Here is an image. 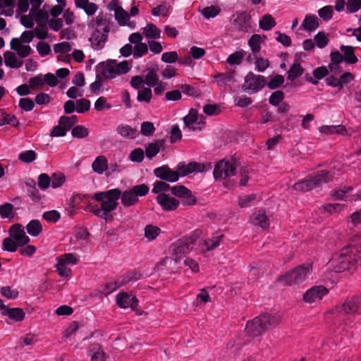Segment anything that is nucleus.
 Segmentation results:
<instances>
[{
  "label": "nucleus",
  "instance_id": "nucleus-18",
  "mask_svg": "<svg viewBox=\"0 0 361 361\" xmlns=\"http://www.w3.org/2000/svg\"><path fill=\"white\" fill-rule=\"evenodd\" d=\"M10 236L18 246H23L30 242V238L25 234L24 227L19 224L13 225L9 229Z\"/></svg>",
  "mask_w": 361,
  "mask_h": 361
},
{
  "label": "nucleus",
  "instance_id": "nucleus-23",
  "mask_svg": "<svg viewBox=\"0 0 361 361\" xmlns=\"http://www.w3.org/2000/svg\"><path fill=\"white\" fill-rule=\"evenodd\" d=\"M109 7L110 9L114 10L115 18L118 23L121 25H125L129 20V14L128 12L124 11L121 7L117 6L115 0H112L110 2Z\"/></svg>",
  "mask_w": 361,
  "mask_h": 361
},
{
  "label": "nucleus",
  "instance_id": "nucleus-31",
  "mask_svg": "<svg viewBox=\"0 0 361 361\" xmlns=\"http://www.w3.org/2000/svg\"><path fill=\"white\" fill-rule=\"evenodd\" d=\"M92 168L97 173H103L108 169L107 159L103 155L98 156L92 162Z\"/></svg>",
  "mask_w": 361,
  "mask_h": 361
},
{
  "label": "nucleus",
  "instance_id": "nucleus-47",
  "mask_svg": "<svg viewBox=\"0 0 361 361\" xmlns=\"http://www.w3.org/2000/svg\"><path fill=\"white\" fill-rule=\"evenodd\" d=\"M32 31L34 32V35L39 39H45L48 37L47 24L37 23V26Z\"/></svg>",
  "mask_w": 361,
  "mask_h": 361
},
{
  "label": "nucleus",
  "instance_id": "nucleus-26",
  "mask_svg": "<svg viewBox=\"0 0 361 361\" xmlns=\"http://www.w3.org/2000/svg\"><path fill=\"white\" fill-rule=\"evenodd\" d=\"M251 222L254 225L259 226L263 229L267 228L269 226V219L265 212L262 210L258 211L252 215Z\"/></svg>",
  "mask_w": 361,
  "mask_h": 361
},
{
  "label": "nucleus",
  "instance_id": "nucleus-25",
  "mask_svg": "<svg viewBox=\"0 0 361 361\" xmlns=\"http://www.w3.org/2000/svg\"><path fill=\"white\" fill-rule=\"evenodd\" d=\"M267 37L265 35H260L258 34H254L251 36L248 40V45L252 54H258L261 50V44L266 40Z\"/></svg>",
  "mask_w": 361,
  "mask_h": 361
},
{
  "label": "nucleus",
  "instance_id": "nucleus-34",
  "mask_svg": "<svg viewBox=\"0 0 361 361\" xmlns=\"http://www.w3.org/2000/svg\"><path fill=\"white\" fill-rule=\"evenodd\" d=\"M340 49L343 53V61L350 64H354L357 61V58L355 55L354 48L353 47L342 45Z\"/></svg>",
  "mask_w": 361,
  "mask_h": 361
},
{
  "label": "nucleus",
  "instance_id": "nucleus-45",
  "mask_svg": "<svg viewBox=\"0 0 361 361\" xmlns=\"http://www.w3.org/2000/svg\"><path fill=\"white\" fill-rule=\"evenodd\" d=\"M221 11V8L217 6H210L201 10L202 15L207 19L216 17Z\"/></svg>",
  "mask_w": 361,
  "mask_h": 361
},
{
  "label": "nucleus",
  "instance_id": "nucleus-9",
  "mask_svg": "<svg viewBox=\"0 0 361 361\" xmlns=\"http://www.w3.org/2000/svg\"><path fill=\"white\" fill-rule=\"evenodd\" d=\"M266 85L264 76L249 72L245 77V84L243 85L242 89L248 94H253L260 91Z\"/></svg>",
  "mask_w": 361,
  "mask_h": 361
},
{
  "label": "nucleus",
  "instance_id": "nucleus-39",
  "mask_svg": "<svg viewBox=\"0 0 361 361\" xmlns=\"http://www.w3.org/2000/svg\"><path fill=\"white\" fill-rule=\"evenodd\" d=\"M78 257L74 253H66L59 256L57 262L65 265H74L78 262Z\"/></svg>",
  "mask_w": 361,
  "mask_h": 361
},
{
  "label": "nucleus",
  "instance_id": "nucleus-35",
  "mask_svg": "<svg viewBox=\"0 0 361 361\" xmlns=\"http://www.w3.org/2000/svg\"><path fill=\"white\" fill-rule=\"evenodd\" d=\"M142 30V35L147 39H158L161 36V30L152 23H148Z\"/></svg>",
  "mask_w": 361,
  "mask_h": 361
},
{
  "label": "nucleus",
  "instance_id": "nucleus-54",
  "mask_svg": "<svg viewBox=\"0 0 361 361\" xmlns=\"http://www.w3.org/2000/svg\"><path fill=\"white\" fill-rule=\"evenodd\" d=\"M148 52V47L145 43L136 44L133 47V54L135 58H140Z\"/></svg>",
  "mask_w": 361,
  "mask_h": 361
},
{
  "label": "nucleus",
  "instance_id": "nucleus-22",
  "mask_svg": "<svg viewBox=\"0 0 361 361\" xmlns=\"http://www.w3.org/2000/svg\"><path fill=\"white\" fill-rule=\"evenodd\" d=\"M18 40V38H13L11 41V49L17 52V54L21 58L28 56L32 51V49L29 45L24 44Z\"/></svg>",
  "mask_w": 361,
  "mask_h": 361
},
{
  "label": "nucleus",
  "instance_id": "nucleus-12",
  "mask_svg": "<svg viewBox=\"0 0 361 361\" xmlns=\"http://www.w3.org/2000/svg\"><path fill=\"white\" fill-rule=\"evenodd\" d=\"M204 116L199 115L195 109H191L188 115L183 118L185 126L192 130H201L205 124Z\"/></svg>",
  "mask_w": 361,
  "mask_h": 361
},
{
  "label": "nucleus",
  "instance_id": "nucleus-10",
  "mask_svg": "<svg viewBox=\"0 0 361 361\" xmlns=\"http://www.w3.org/2000/svg\"><path fill=\"white\" fill-rule=\"evenodd\" d=\"M128 71L127 61L117 63L115 60H111L103 65L102 75L106 78H113L117 75L126 73Z\"/></svg>",
  "mask_w": 361,
  "mask_h": 361
},
{
  "label": "nucleus",
  "instance_id": "nucleus-44",
  "mask_svg": "<svg viewBox=\"0 0 361 361\" xmlns=\"http://www.w3.org/2000/svg\"><path fill=\"white\" fill-rule=\"evenodd\" d=\"M303 69L300 64L294 63L288 71L287 79L293 81L302 74Z\"/></svg>",
  "mask_w": 361,
  "mask_h": 361
},
{
  "label": "nucleus",
  "instance_id": "nucleus-48",
  "mask_svg": "<svg viewBox=\"0 0 361 361\" xmlns=\"http://www.w3.org/2000/svg\"><path fill=\"white\" fill-rule=\"evenodd\" d=\"M314 42L319 48L323 49L328 44L329 38L324 32L321 31L314 36Z\"/></svg>",
  "mask_w": 361,
  "mask_h": 361
},
{
  "label": "nucleus",
  "instance_id": "nucleus-33",
  "mask_svg": "<svg viewBox=\"0 0 361 361\" xmlns=\"http://www.w3.org/2000/svg\"><path fill=\"white\" fill-rule=\"evenodd\" d=\"M116 132L122 137L128 139L135 138L138 135V132L136 129L133 128L129 126L123 124L119 125L117 127Z\"/></svg>",
  "mask_w": 361,
  "mask_h": 361
},
{
  "label": "nucleus",
  "instance_id": "nucleus-53",
  "mask_svg": "<svg viewBox=\"0 0 361 361\" xmlns=\"http://www.w3.org/2000/svg\"><path fill=\"white\" fill-rule=\"evenodd\" d=\"M334 9L331 6H325L318 11V15L324 21H327L332 18Z\"/></svg>",
  "mask_w": 361,
  "mask_h": 361
},
{
  "label": "nucleus",
  "instance_id": "nucleus-49",
  "mask_svg": "<svg viewBox=\"0 0 361 361\" xmlns=\"http://www.w3.org/2000/svg\"><path fill=\"white\" fill-rule=\"evenodd\" d=\"M284 82V78L281 75H275L270 77L269 81L267 82V87L271 90L277 89Z\"/></svg>",
  "mask_w": 361,
  "mask_h": 361
},
{
  "label": "nucleus",
  "instance_id": "nucleus-8",
  "mask_svg": "<svg viewBox=\"0 0 361 361\" xmlns=\"http://www.w3.org/2000/svg\"><path fill=\"white\" fill-rule=\"evenodd\" d=\"M360 261H361L360 255H358L356 257L355 254L353 255V252H351L350 246H348L341 250L337 259L335 269L338 272L349 270L354 267Z\"/></svg>",
  "mask_w": 361,
  "mask_h": 361
},
{
  "label": "nucleus",
  "instance_id": "nucleus-37",
  "mask_svg": "<svg viewBox=\"0 0 361 361\" xmlns=\"http://www.w3.org/2000/svg\"><path fill=\"white\" fill-rule=\"evenodd\" d=\"M90 352L92 361H105V353L102 350L101 345L98 343L92 344Z\"/></svg>",
  "mask_w": 361,
  "mask_h": 361
},
{
  "label": "nucleus",
  "instance_id": "nucleus-20",
  "mask_svg": "<svg viewBox=\"0 0 361 361\" xmlns=\"http://www.w3.org/2000/svg\"><path fill=\"white\" fill-rule=\"evenodd\" d=\"M235 71H228L226 73H217L213 76L214 82L218 87L221 88H226V87L235 82Z\"/></svg>",
  "mask_w": 361,
  "mask_h": 361
},
{
  "label": "nucleus",
  "instance_id": "nucleus-11",
  "mask_svg": "<svg viewBox=\"0 0 361 361\" xmlns=\"http://www.w3.org/2000/svg\"><path fill=\"white\" fill-rule=\"evenodd\" d=\"M235 166L233 161L224 159L217 162L214 166L213 175L215 180H222L235 174Z\"/></svg>",
  "mask_w": 361,
  "mask_h": 361
},
{
  "label": "nucleus",
  "instance_id": "nucleus-19",
  "mask_svg": "<svg viewBox=\"0 0 361 361\" xmlns=\"http://www.w3.org/2000/svg\"><path fill=\"white\" fill-rule=\"evenodd\" d=\"M116 302L121 308L130 307L133 310H135L137 305L138 300L135 296L130 298L126 293H120L116 296Z\"/></svg>",
  "mask_w": 361,
  "mask_h": 361
},
{
  "label": "nucleus",
  "instance_id": "nucleus-40",
  "mask_svg": "<svg viewBox=\"0 0 361 361\" xmlns=\"http://www.w3.org/2000/svg\"><path fill=\"white\" fill-rule=\"evenodd\" d=\"M259 27L264 30H269L276 25L274 18L269 15H264L259 22Z\"/></svg>",
  "mask_w": 361,
  "mask_h": 361
},
{
  "label": "nucleus",
  "instance_id": "nucleus-64",
  "mask_svg": "<svg viewBox=\"0 0 361 361\" xmlns=\"http://www.w3.org/2000/svg\"><path fill=\"white\" fill-rule=\"evenodd\" d=\"M154 130L155 128L152 122L145 121L141 124L140 132L143 135L150 136L154 133Z\"/></svg>",
  "mask_w": 361,
  "mask_h": 361
},
{
  "label": "nucleus",
  "instance_id": "nucleus-42",
  "mask_svg": "<svg viewBox=\"0 0 361 361\" xmlns=\"http://www.w3.org/2000/svg\"><path fill=\"white\" fill-rule=\"evenodd\" d=\"M224 237L223 234L217 235L215 236H213L211 238H209L208 240H206L204 241V245H205V251H210L212 250H214L219 246L220 242Z\"/></svg>",
  "mask_w": 361,
  "mask_h": 361
},
{
  "label": "nucleus",
  "instance_id": "nucleus-27",
  "mask_svg": "<svg viewBox=\"0 0 361 361\" xmlns=\"http://www.w3.org/2000/svg\"><path fill=\"white\" fill-rule=\"evenodd\" d=\"M76 7L82 9L87 16L94 15L97 11V6L89 0H75Z\"/></svg>",
  "mask_w": 361,
  "mask_h": 361
},
{
  "label": "nucleus",
  "instance_id": "nucleus-60",
  "mask_svg": "<svg viewBox=\"0 0 361 361\" xmlns=\"http://www.w3.org/2000/svg\"><path fill=\"white\" fill-rule=\"evenodd\" d=\"M94 106L97 111H101L104 109L109 110L111 108V105L107 102L106 99L104 97H99L94 102Z\"/></svg>",
  "mask_w": 361,
  "mask_h": 361
},
{
  "label": "nucleus",
  "instance_id": "nucleus-32",
  "mask_svg": "<svg viewBox=\"0 0 361 361\" xmlns=\"http://www.w3.org/2000/svg\"><path fill=\"white\" fill-rule=\"evenodd\" d=\"M318 18L315 15H307L302 23V27L306 31L312 32L319 27Z\"/></svg>",
  "mask_w": 361,
  "mask_h": 361
},
{
  "label": "nucleus",
  "instance_id": "nucleus-13",
  "mask_svg": "<svg viewBox=\"0 0 361 361\" xmlns=\"http://www.w3.org/2000/svg\"><path fill=\"white\" fill-rule=\"evenodd\" d=\"M212 169L210 163L202 164L197 162H190L188 164L184 163H179L177 166V171L179 173V176H184L192 172H203Z\"/></svg>",
  "mask_w": 361,
  "mask_h": 361
},
{
  "label": "nucleus",
  "instance_id": "nucleus-56",
  "mask_svg": "<svg viewBox=\"0 0 361 361\" xmlns=\"http://www.w3.org/2000/svg\"><path fill=\"white\" fill-rule=\"evenodd\" d=\"M284 99V93L281 90L274 92L269 99V102L273 106H278Z\"/></svg>",
  "mask_w": 361,
  "mask_h": 361
},
{
  "label": "nucleus",
  "instance_id": "nucleus-55",
  "mask_svg": "<svg viewBox=\"0 0 361 361\" xmlns=\"http://www.w3.org/2000/svg\"><path fill=\"white\" fill-rule=\"evenodd\" d=\"M171 188L165 181H156L154 183V187L152 192L156 194L165 193L166 191L169 190Z\"/></svg>",
  "mask_w": 361,
  "mask_h": 361
},
{
  "label": "nucleus",
  "instance_id": "nucleus-6",
  "mask_svg": "<svg viewBox=\"0 0 361 361\" xmlns=\"http://www.w3.org/2000/svg\"><path fill=\"white\" fill-rule=\"evenodd\" d=\"M120 197L121 190L115 188L95 193L93 199L101 202L102 207L109 214V212L116 209Z\"/></svg>",
  "mask_w": 361,
  "mask_h": 361
},
{
  "label": "nucleus",
  "instance_id": "nucleus-28",
  "mask_svg": "<svg viewBox=\"0 0 361 361\" xmlns=\"http://www.w3.org/2000/svg\"><path fill=\"white\" fill-rule=\"evenodd\" d=\"M3 315L8 316L9 319L16 322H20L25 317V312L23 309L19 307L11 308L7 307L4 311L1 312Z\"/></svg>",
  "mask_w": 361,
  "mask_h": 361
},
{
  "label": "nucleus",
  "instance_id": "nucleus-30",
  "mask_svg": "<svg viewBox=\"0 0 361 361\" xmlns=\"http://www.w3.org/2000/svg\"><path fill=\"white\" fill-rule=\"evenodd\" d=\"M4 63L11 68H18L23 66V61L18 59L12 51H6L4 54Z\"/></svg>",
  "mask_w": 361,
  "mask_h": 361
},
{
  "label": "nucleus",
  "instance_id": "nucleus-14",
  "mask_svg": "<svg viewBox=\"0 0 361 361\" xmlns=\"http://www.w3.org/2000/svg\"><path fill=\"white\" fill-rule=\"evenodd\" d=\"M329 293V290L324 286H314L308 289L303 295L305 302H318Z\"/></svg>",
  "mask_w": 361,
  "mask_h": 361
},
{
  "label": "nucleus",
  "instance_id": "nucleus-36",
  "mask_svg": "<svg viewBox=\"0 0 361 361\" xmlns=\"http://www.w3.org/2000/svg\"><path fill=\"white\" fill-rule=\"evenodd\" d=\"M26 229L30 235L36 237L42 232V226L39 220L33 219L27 224Z\"/></svg>",
  "mask_w": 361,
  "mask_h": 361
},
{
  "label": "nucleus",
  "instance_id": "nucleus-58",
  "mask_svg": "<svg viewBox=\"0 0 361 361\" xmlns=\"http://www.w3.org/2000/svg\"><path fill=\"white\" fill-rule=\"evenodd\" d=\"M18 246L17 243L11 237L6 238L3 240V250L5 251L13 252L17 250Z\"/></svg>",
  "mask_w": 361,
  "mask_h": 361
},
{
  "label": "nucleus",
  "instance_id": "nucleus-16",
  "mask_svg": "<svg viewBox=\"0 0 361 361\" xmlns=\"http://www.w3.org/2000/svg\"><path fill=\"white\" fill-rule=\"evenodd\" d=\"M156 200L161 209L166 212L176 210L180 204L178 200L166 193L159 194Z\"/></svg>",
  "mask_w": 361,
  "mask_h": 361
},
{
  "label": "nucleus",
  "instance_id": "nucleus-46",
  "mask_svg": "<svg viewBox=\"0 0 361 361\" xmlns=\"http://www.w3.org/2000/svg\"><path fill=\"white\" fill-rule=\"evenodd\" d=\"M152 97V92L150 88L144 87L137 92V99L138 102L149 103Z\"/></svg>",
  "mask_w": 361,
  "mask_h": 361
},
{
  "label": "nucleus",
  "instance_id": "nucleus-4",
  "mask_svg": "<svg viewBox=\"0 0 361 361\" xmlns=\"http://www.w3.org/2000/svg\"><path fill=\"white\" fill-rule=\"evenodd\" d=\"M200 235V232L196 230L190 236L180 238L169 247V252L173 257L174 263H178L181 259V255L192 249V245Z\"/></svg>",
  "mask_w": 361,
  "mask_h": 361
},
{
  "label": "nucleus",
  "instance_id": "nucleus-43",
  "mask_svg": "<svg viewBox=\"0 0 361 361\" xmlns=\"http://www.w3.org/2000/svg\"><path fill=\"white\" fill-rule=\"evenodd\" d=\"M34 18L37 23L47 24L49 18L48 11L43 9H36L35 12L30 13Z\"/></svg>",
  "mask_w": 361,
  "mask_h": 361
},
{
  "label": "nucleus",
  "instance_id": "nucleus-52",
  "mask_svg": "<svg viewBox=\"0 0 361 361\" xmlns=\"http://www.w3.org/2000/svg\"><path fill=\"white\" fill-rule=\"evenodd\" d=\"M243 59V51H237L228 56L226 62L229 65H239L241 63Z\"/></svg>",
  "mask_w": 361,
  "mask_h": 361
},
{
  "label": "nucleus",
  "instance_id": "nucleus-17",
  "mask_svg": "<svg viewBox=\"0 0 361 361\" xmlns=\"http://www.w3.org/2000/svg\"><path fill=\"white\" fill-rule=\"evenodd\" d=\"M154 173L157 178L170 183H175L179 179V173L171 169L168 165L156 168Z\"/></svg>",
  "mask_w": 361,
  "mask_h": 361
},
{
  "label": "nucleus",
  "instance_id": "nucleus-51",
  "mask_svg": "<svg viewBox=\"0 0 361 361\" xmlns=\"http://www.w3.org/2000/svg\"><path fill=\"white\" fill-rule=\"evenodd\" d=\"M13 206L11 203H5L0 206V215L2 218L12 219L13 217Z\"/></svg>",
  "mask_w": 361,
  "mask_h": 361
},
{
  "label": "nucleus",
  "instance_id": "nucleus-57",
  "mask_svg": "<svg viewBox=\"0 0 361 361\" xmlns=\"http://www.w3.org/2000/svg\"><path fill=\"white\" fill-rule=\"evenodd\" d=\"M88 129L82 126H76L71 131L73 137L78 138H84L88 135Z\"/></svg>",
  "mask_w": 361,
  "mask_h": 361
},
{
  "label": "nucleus",
  "instance_id": "nucleus-63",
  "mask_svg": "<svg viewBox=\"0 0 361 361\" xmlns=\"http://www.w3.org/2000/svg\"><path fill=\"white\" fill-rule=\"evenodd\" d=\"M51 185V177L47 173H42L38 177V186L40 189L44 190Z\"/></svg>",
  "mask_w": 361,
  "mask_h": 361
},
{
  "label": "nucleus",
  "instance_id": "nucleus-2",
  "mask_svg": "<svg viewBox=\"0 0 361 361\" xmlns=\"http://www.w3.org/2000/svg\"><path fill=\"white\" fill-rule=\"evenodd\" d=\"M334 171H320L314 175L308 176L305 179L295 183L293 188L300 192H307L334 180Z\"/></svg>",
  "mask_w": 361,
  "mask_h": 361
},
{
  "label": "nucleus",
  "instance_id": "nucleus-62",
  "mask_svg": "<svg viewBox=\"0 0 361 361\" xmlns=\"http://www.w3.org/2000/svg\"><path fill=\"white\" fill-rule=\"evenodd\" d=\"M255 68L258 72H264L269 66V61L262 57L255 58Z\"/></svg>",
  "mask_w": 361,
  "mask_h": 361
},
{
  "label": "nucleus",
  "instance_id": "nucleus-7",
  "mask_svg": "<svg viewBox=\"0 0 361 361\" xmlns=\"http://www.w3.org/2000/svg\"><path fill=\"white\" fill-rule=\"evenodd\" d=\"M149 187L145 184L133 186L123 192L121 191L120 199L123 206L132 207L139 202V197L145 196L149 192Z\"/></svg>",
  "mask_w": 361,
  "mask_h": 361
},
{
  "label": "nucleus",
  "instance_id": "nucleus-24",
  "mask_svg": "<svg viewBox=\"0 0 361 361\" xmlns=\"http://www.w3.org/2000/svg\"><path fill=\"white\" fill-rule=\"evenodd\" d=\"M265 331L274 328L276 326L281 322V318L279 315L276 314H264L259 316Z\"/></svg>",
  "mask_w": 361,
  "mask_h": 361
},
{
  "label": "nucleus",
  "instance_id": "nucleus-41",
  "mask_svg": "<svg viewBox=\"0 0 361 361\" xmlns=\"http://www.w3.org/2000/svg\"><path fill=\"white\" fill-rule=\"evenodd\" d=\"M146 75L145 76V81L149 87H154L159 81V78L157 75V71L154 68H148L146 70Z\"/></svg>",
  "mask_w": 361,
  "mask_h": 361
},
{
  "label": "nucleus",
  "instance_id": "nucleus-29",
  "mask_svg": "<svg viewBox=\"0 0 361 361\" xmlns=\"http://www.w3.org/2000/svg\"><path fill=\"white\" fill-rule=\"evenodd\" d=\"M164 140H159L155 141L154 142H152L146 145V157L150 159H152L159 153L161 147H162L164 145Z\"/></svg>",
  "mask_w": 361,
  "mask_h": 361
},
{
  "label": "nucleus",
  "instance_id": "nucleus-15",
  "mask_svg": "<svg viewBox=\"0 0 361 361\" xmlns=\"http://www.w3.org/2000/svg\"><path fill=\"white\" fill-rule=\"evenodd\" d=\"M234 19L232 22L234 28L243 32H250L251 26V16L249 13L238 12L233 16Z\"/></svg>",
  "mask_w": 361,
  "mask_h": 361
},
{
  "label": "nucleus",
  "instance_id": "nucleus-1",
  "mask_svg": "<svg viewBox=\"0 0 361 361\" xmlns=\"http://www.w3.org/2000/svg\"><path fill=\"white\" fill-rule=\"evenodd\" d=\"M332 312L336 314V322L345 326H351L355 315L361 312V297L354 296L347 299L342 305L335 307Z\"/></svg>",
  "mask_w": 361,
  "mask_h": 361
},
{
  "label": "nucleus",
  "instance_id": "nucleus-38",
  "mask_svg": "<svg viewBox=\"0 0 361 361\" xmlns=\"http://www.w3.org/2000/svg\"><path fill=\"white\" fill-rule=\"evenodd\" d=\"M160 233L161 229L158 226L152 224L147 225L144 228V235L148 241L155 240Z\"/></svg>",
  "mask_w": 361,
  "mask_h": 361
},
{
  "label": "nucleus",
  "instance_id": "nucleus-50",
  "mask_svg": "<svg viewBox=\"0 0 361 361\" xmlns=\"http://www.w3.org/2000/svg\"><path fill=\"white\" fill-rule=\"evenodd\" d=\"M66 181V176L61 173H54L51 176V185L54 188L61 187Z\"/></svg>",
  "mask_w": 361,
  "mask_h": 361
},
{
  "label": "nucleus",
  "instance_id": "nucleus-21",
  "mask_svg": "<svg viewBox=\"0 0 361 361\" xmlns=\"http://www.w3.org/2000/svg\"><path fill=\"white\" fill-rule=\"evenodd\" d=\"M245 330L249 335L255 337L261 335L265 331L259 316L247 322Z\"/></svg>",
  "mask_w": 361,
  "mask_h": 361
},
{
  "label": "nucleus",
  "instance_id": "nucleus-5",
  "mask_svg": "<svg viewBox=\"0 0 361 361\" xmlns=\"http://www.w3.org/2000/svg\"><path fill=\"white\" fill-rule=\"evenodd\" d=\"M312 267L311 264H304L298 266L285 275L279 278V281L288 286L299 284L305 281L312 274Z\"/></svg>",
  "mask_w": 361,
  "mask_h": 361
},
{
  "label": "nucleus",
  "instance_id": "nucleus-59",
  "mask_svg": "<svg viewBox=\"0 0 361 361\" xmlns=\"http://www.w3.org/2000/svg\"><path fill=\"white\" fill-rule=\"evenodd\" d=\"M2 296L8 299H16L18 296V291L17 290H12L10 286H3L0 289Z\"/></svg>",
  "mask_w": 361,
  "mask_h": 361
},
{
  "label": "nucleus",
  "instance_id": "nucleus-61",
  "mask_svg": "<svg viewBox=\"0 0 361 361\" xmlns=\"http://www.w3.org/2000/svg\"><path fill=\"white\" fill-rule=\"evenodd\" d=\"M257 195L255 194L245 195L239 197L238 204L240 207H247L250 206L252 202L255 200Z\"/></svg>",
  "mask_w": 361,
  "mask_h": 361
},
{
  "label": "nucleus",
  "instance_id": "nucleus-3",
  "mask_svg": "<svg viewBox=\"0 0 361 361\" xmlns=\"http://www.w3.org/2000/svg\"><path fill=\"white\" fill-rule=\"evenodd\" d=\"M94 31L89 40L92 47L97 50L102 49L108 37L109 27L107 20L102 16H97L92 21Z\"/></svg>",
  "mask_w": 361,
  "mask_h": 361
}]
</instances>
